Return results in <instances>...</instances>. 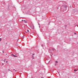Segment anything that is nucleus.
I'll list each match as a JSON object with an SVG mask.
<instances>
[{
	"mask_svg": "<svg viewBox=\"0 0 78 78\" xmlns=\"http://www.w3.org/2000/svg\"><path fill=\"white\" fill-rule=\"evenodd\" d=\"M6 63H8V61H6Z\"/></svg>",
	"mask_w": 78,
	"mask_h": 78,
	"instance_id": "13",
	"label": "nucleus"
},
{
	"mask_svg": "<svg viewBox=\"0 0 78 78\" xmlns=\"http://www.w3.org/2000/svg\"><path fill=\"white\" fill-rule=\"evenodd\" d=\"M25 32H26V33H27V31H26Z\"/></svg>",
	"mask_w": 78,
	"mask_h": 78,
	"instance_id": "24",
	"label": "nucleus"
},
{
	"mask_svg": "<svg viewBox=\"0 0 78 78\" xmlns=\"http://www.w3.org/2000/svg\"><path fill=\"white\" fill-rule=\"evenodd\" d=\"M2 65H3V63H2Z\"/></svg>",
	"mask_w": 78,
	"mask_h": 78,
	"instance_id": "18",
	"label": "nucleus"
},
{
	"mask_svg": "<svg viewBox=\"0 0 78 78\" xmlns=\"http://www.w3.org/2000/svg\"><path fill=\"white\" fill-rule=\"evenodd\" d=\"M6 55H7V54H6Z\"/></svg>",
	"mask_w": 78,
	"mask_h": 78,
	"instance_id": "26",
	"label": "nucleus"
},
{
	"mask_svg": "<svg viewBox=\"0 0 78 78\" xmlns=\"http://www.w3.org/2000/svg\"><path fill=\"white\" fill-rule=\"evenodd\" d=\"M55 66H56V64H55Z\"/></svg>",
	"mask_w": 78,
	"mask_h": 78,
	"instance_id": "22",
	"label": "nucleus"
},
{
	"mask_svg": "<svg viewBox=\"0 0 78 78\" xmlns=\"http://www.w3.org/2000/svg\"><path fill=\"white\" fill-rule=\"evenodd\" d=\"M74 72H76V69H74Z\"/></svg>",
	"mask_w": 78,
	"mask_h": 78,
	"instance_id": "6",
	"label": "nucleus"
},
{
	"mask_svg": "<svg viewBox=\"0 0 78 78\" xmlns=\"http://www.w3.org/2000/svg\"><path fill=\"white\" fill-rule=\"evenodd\" d=\"M33 55H34V54H33Z\"/></svg>",
	"mask_w": 78,
	"mask_h": 78,
	"instance_id": "16",
	"label": "nucleus"
},
{
	"mask_svg": "<svg viewBox=\"0 0 78 78\" xmlns=\"http://www.w3.org/2000/svg\"><path fill=\"white\" fill-rule=\"evenodd\" d=\"M62 7H63V8H64L66 9V8H67V5H66L62 6Z\"/></svg>",
	"mask_w": 78,
	"mask_h": 78,
	"instance_id": "2",
	"label": "nucleus"
},
{
	"mask_svg": "<svg viewBox=\"0 0 78 78\" xmlns=\"http://www.w3.org/2000/svg\"><path fill=\"white\" fill-rule=\"evenodd\" d=\"M12 56H14L15 57H16V58H17V56H16L13 54L12 55Z\"/></svg>",
	"mask_w": 78,
	"mask_h": 78,
	"instance_id": "3",
	"label": "nucleus"
},
{
	"mask_svg": "<svg viewBox=\"0 0 78 78\" xmlns=\"http://www.w3.org/2000/svg\"><path fill=\"white\" fill-rule=\"evenodd\" d=\"M4 62H5L6 61V59H5L4 60Z\"/></svg>",
	"mask_w": 78,
	"mask_h": 78,
	"instance_id": "5",
	"label": "nucleus"
},
{
	"mask_svg": "<svg viewBox=\"0 0 78 78\" xmlns=\"http://www.w3.org/2000/svg\"><path fill=\"white\" fill-rule=\"evenodd\" d=\"M9 71L10 70H9Z\"/></svg>",
	"mask_w": 78,
	"mask_h": 78,
	"instance_id": "25",
	"label": "nucleus"
},
{
	"mask_svg": "<svg viewBox=\"0 0 78 78\" xmlns=\"http://www.w3.org/2000/svg\"><path fill=\"white\" fill-rule=\"evenodd\" d=\"M13 70H15V69H13Z\"/></svg>",
	"mask_w": 78,
	"mask_h": 78,
	"instance_id": "19",
	"label": "nucleus"
},
{
	"mask_svg": "<svg viewBox=\"0 0 78 78\" xmlns=\"http://www.w3.org/2000/svg\"><path fill=\"white\" fill-rule=\"evenodd\" d=\"M49 51H51V50L50 49H49Z\"/></svg>",
	"mask_w": 78,
	"mask_h": 78,
	"instance_id": "14",
	"label": "nucleus"
},
{
	"mask_svg": "<svg viewBox=\"0 0 78 78\" xmlns=\"http://www.w3.org/2000/svg\"><path fill=\"white\" fill-rule=\"evenodd\" d=\"M27 32H29V30H27Z\"/></svg>",
	"mask_w": 78,
	"mask_h": 78,
	"instance_id": "10",
	"label": "nucleus"
},
{
	"mask_svg": "<svg viewBox=\"0 0 78 78\" xmlns=\"http://www.w3.org/2000/svg\"><path fill=\"white\" fill-rule=\"evenodd\" d=\"M74 34H76V33H74Z\"/></svg>",
	"mask_w": 78,
	"mask_h": 78,
	"instance_id": "12",
	"label": "nucleus"
},
{
	"mask_svg": "<svg viewBox=\"0 0 78 78\" xmlns=\"http://www.w3.org/2000/svg\"><path fill=\"white\" fill-rule=\"evenodd\" d=\"M30 27L33 30H34V26H30Z\"/></svg>",
	"mask_w": 78,
	"mask_h": 78,
	"instance_id": "1",
	"label": "nucleus"
},
{
	"mask_svg": "<svg viewBox=\"0 0 78 78\" xmlns=\"http://www.w3.org/2000/svg\"><path fill=\"white\" fill-rule=\"evenodd\" d=\"M24 22L25 23H27V21H25V20H24Z\"/></svg>",
	"mask_w": 78,
	"mask_h": 78,
	"instance_id": "4",
	"label": "nucleus"
},
{
	"mask_svg": "<svg viewBox=\"0 0 78 78\" xmlns=\"http://www.w3.org/2000/svg\"><path fill=\"white\" fill-rule=\"evenodd\" d=\"M42 46L43 47V45H42Z\"/></svg>",
	"mask_w": 78,
	"mask_h": 78,
	"instance_id": "21",
	"label": "nucleus"
},
{
	"mask_svg": "<svg viewBox=\"0 0 78 78\" xmlns=\"http://www.w3.org/2000/svg\"><path fill=\"white\" fill-rule=\"evenodd\" d=\"M32 57H33V58H34V56H33Z\"/></svg>",
	"mask_w": 78,
	"mask_h": 78,
	"instance_id": "17",
	"label": "nucleus"
},
{
	"mask_svg": "<svg viewBox=\"0 0 78 78\" xmlns=\"http://www.w3.org/2000/svg\"><path fill=\"white\" fill-rule=\"evenodd\" d=\"M22 21H23V20H22Z\"/></svg>",
	"mask_w": 78,
	"mask_h": 78,
	"instance_id": "27",
	"label": "nucleus"
},
{
	"mask_svg": "<svg viewBox=\"0 0 78 78\" xmlns=\"http://www.w3.org/2000/svg\"><path fill=\"white\" fill-rule=\"evenodd\" d=\"M39 28H40V26H39Z\"/></svg>",
	"mask_w": 78,
	"mask_h": 78,
	"instance_id": "23",
	"label": "nucleus"
},
{
	"mask_svg": "<svg viewBox=\"0 0 78 78\" xmlns=\"http://www.w3.org/2000/svg\"><path fill=\"white\" fill-rule=\"evenodd\" d=\"M15 72H17V70H16Z\"/></svg>",
	"mask_w": 78,
	"mask_h": 78,
	"instance_id": "20",
	"label": "nucleus"
},
{
	"mask_svg": "<svg viewBox=\"0 0 78 78\" xmlns=\"http://www.w3.org/2000/svg\"><path fill=\"white\" fill-rule=\"evenodd\" d=\"M56 63H58V62L57 61H55Z\"/></svg>",
	"mask_w": 78,
	"mask_h": 78,
	"instance_id": "8",
	"label": "nucleus"
},
{
	"mask_svg": "<svg viewBox=\"0 0 78 78\" xmlns=\"http://www.w3.org/2000/svg\"><path fill=\"white\" fill-rule=\"evenodd\" d=\"M2 41V38H0V41Z\"/></svg>",
	"mask_w": 78,
	"mask_h": 78,
	"instance_id": "9",
	"label": "nucleus"
},
{
	"mask_svg": "<svg viewBox=\"0 0 78 78\" xmlns=\"http://www.w3.org/2000/svg\"><path fill=\"white\" fill-rule=\"evenodd\" d=\"M2 53H5L4 52V51H2Z\"/></svg>",
	"mask_w": 78,
	"mask_h": 78,
	"instance_id": "11",
	"label": "nucleus"
},
{
	"mask_svg": "<svg viewBox=\"0 0 78 78\" xmlns=\"http://www.w3.org/2000/svg\"><path fill=\"white\" fill-rule=\"evenodd\" d=\"M38 25H39H39H40V24H39V23H38Z\"/></svg>",
	"mask_w": 78,
	"mask_h": 78,
	"instance_id": "15",
	"label": "nucleus"
},
{
	"mask_svg": "<svg viewBox=\"0 0 78 78\" xmlns=\"http://www.w3.org/2000/svg\"><path fill=\"white\" fill-rule=\"evenodd\" d=\"M52 50H53V51H55V49H52Z\"/></svg>",
	"mask_w": 78,
	"mask_h": 78,
	"instance_id": "7",
	"label": "nucleus"
}]
</instances>
